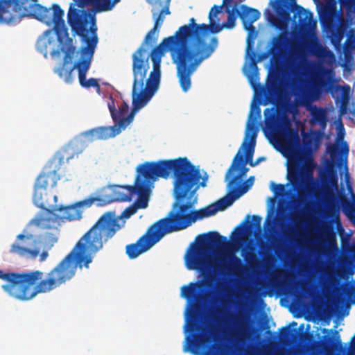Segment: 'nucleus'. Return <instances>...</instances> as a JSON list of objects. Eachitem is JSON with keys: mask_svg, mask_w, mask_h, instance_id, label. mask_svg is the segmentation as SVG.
<instances>
[{"mask_svg": "<svg viewBox=\"0 0 355 355\" xmlns=\"http://www.w3.org/2000/svg\"><path fill=\"white\" fill-rule=\"evenodd\" d=\"M197 244H193L187 250L185 265L189 270H195L202 276V280H198L184 285L181 288V295L188 301L189 311L185 324L186 331L190 334L186 336L187 345L184 352L197 354L198 351L202 355H225L220 345L212 344V338L207 334L199 333L202 330V303L209 298L206 288L213 287L212 278L209 275L210 246L221 248L227 244V238L217 232H209L199 235ZM231 321L230 339L234 341L241 352L245 355H259L260 350L255 346L248 345L254 339V330L246 314L239 311L236 314L228 317Z\"/></svg>", "mask_w": 355, "mask_h": 355, "instance_id": "f257e3e1", "label": "nucleus"}, {"mask_svg": "<svg viewBox=\"0 0 355 355\" xmlns=\"http://www.w3.org/2000/svg\"><path fill=\"white\" fill-rule=\"evenodd\" d=\"M200 26L196 23L194 18H191L189 24L180 26L173 35L164 38L150 52L153 66L159 69L164 53H170L184 92L191 88L192 74L202 61L214 52L218 44L216 37H211L209 44L205 42L202 37Z\"/></svg>", "mask_w": 355, "mask_h": 355, "instance_id": "f03ea898", "label": "nucleus"}, {"mask_svg": "<svg viewBox=\"0 0 355 355\" xmlns=\"http://www.w3.org/2000/svg\"><path fill=\"white\" fill-rule=\"evenodd\" d=\"M178 179L173 183L175 199L172 209L163 220L170 233L183 230L198 220L217 213L212 204L193 210L198 202L197 191L206 187L207 176L202 178L200 171L187 157H182Z\"/></svg>", "mask_w": 355, "mask_h": 355, "instance_id": "7ed1b4c3", "label": "nucleus"}, {"mask_svg": "<svg viewBox=\"0 0 355 355\" xmlns=\"http://www.w3.org/2000/svg\"><path fill=\"white\" fill-rule=\"evenodd\" d=\"M71 256L72 254H67L45 278L40 270L6 272L0 270V279L6 282L1 288L10 297L22 302L30 301L38 294L49 293L75 275L76 266L70 259Z\"/></svg>", "mask_w": 355, "mask_h": 355, "instance_id": "20e7f679", "label": "nucleus"}, {"mask_svg": "<svg viewBox=\"0 0 355 355\" xmlns=\"http://www.w3.org/2000/svg\"><path fill=\"white\" fill-rule=\"evenodd\" d=\"M137 210V207L133 203L125 208L119 216L112 211L104 213L79 239L69 253L72 254L70 259L74 263L76 269L83 267L88 268L89 264L92 262L93 256L123 226L124 223L120 224L121 220L129 218Z\"/></svg>", "mask_w": 355, "mask_h": 355, "instance_id": "39448f33", "label": "nucleus"}, {"mask_svg": "<svg viewBox=\"0 0 355 355\" xmlns=\"http://www.w3.org/2000/svg\"><path fill=\"white\" fill-rule=\"evenodd\" d=\"M38 0H0V23L19 22L24 17L36 19L48 26L54 24L58 40L62 42L67 35L63 19L64 12L58 4L47 8L37 3Z\"/></svg>", "mask_w": 355, "mask_h": 355, "instance_id": "423d86ee", "label": "nucleus"}, {"mask_svg": "<svg viewBox=\"0 0 355 355\" xmlns=\"http://www.w3.org/2000/svg\"><path fill=\"white\" fill-rule=\"evenodd\" d=\"M280 145L288 159L287 179L296 190L302 189L313 175L314 164L304 155L298 130L290 126L283 132Z\"/></svg>", "mask_w": 355, "mask_h": 355, "instance_id": "0eeeda50", "label": "nucleus"}, {"mask_svg": "<svg viewBox=\"0 0 355 355\" xmlns=\"http://www.w3.org/2000/svg\"><path fill=\"white\" fill-rule=\"evenodd\" d=\"M182 157L173 159H160L157 162H146L137 167L136 189L134 195L138 198L134 202L137 209L148 207V195L154 182L158 178L168 179L173 175L174 182L178 179Z\"/></svg>", "mask_w": 355, "mask_h": 355, "instance_id": "6e6552de", "label": "nucleus"}, {"mask_svg": "<svg viewBox=\"0 0 355 355\" xmlns=\"http://www.w3.org/2000/svg\"><path fill=\"white\" fill-rule=\"evenodd\" d=\"M121 0H73L78 7L84 8L88 6H94L96 11H108L120 1ZM157 3L162 8L157 15L155 20L153 28L146 34L144 42L140 47L132 54V65L135 60H137L138 64H142V68L145 70L149 69V58L150 53L148 49L157 41L159 28L162 26L165 15L171 14L169 6L171 0H157Z\"/></svg>", "mask_w": 355, "mask_h": 355, "instance_id": "1a4fd4ad", "label": "nucleus"}, {"mask_svg": "<svg viewBox=\"0 0 355 355\" xmlns=\"http://www.w3.org/2000/svg\"><path fill=\"white\" fill-rule=\"evenodd\" d=\"M138 62L137 60H135L132 65L134 77L132 90V108L127 116H122L116 121L119 128H125L133 121L135 114L148 103L159 86L160 69L153 66V71H150L149 77L146 79V86L144 87V80L148 70L143 69L142 64H138Z\"/></svg>", "mask_w": 355, "mask_h": 355, "instance_id": "9d476101", "label": "nucleus"}, {"mask_svg": "<svg viewBox=\"0 0 355 355\" xmlns=\"http://www.w3.org/2000/svg\"><path fill=\"white\" fill-rule=\"evenodd\" d=\"M49 227H44L42 225L35 224L42 229L49 230L44 234L39 235L37 238L33 234H20L17 236V239L24 241V243H13L10 248L11 254H15L26 259H35L40 254V249L39 244L43 245L44 249L49 250L58 240L59 230L53 222L48 223Z\"/></svg>", "mask_w": 355, "mask_h": 355, "instance_id": "9b49d317", "label": "nucleus"}, {"mask_svg": "<svg viewBox=\"0 0 355 355\" xmlns=\"http://www.w3.org/2000/svg\"><path fill=\"white\" fill-rule=\"evenodd\" d=\"M98 197L89 198L80 201L74 205L68 206H55L52 209L44 208L40 215L35 217L31 223L33 224L42 225L44 227H49L48 223L53 222L60 225L65 221L78 220L81 218V207H90L95 201H101Z\"/></svg>", "mask_w": 355, "mask_h": 355, "instance_id": "f8f14e48", "label": "nucleus"}, {"mask_svg": "<svg viewBox=\"0 0 355 355\" xmlns=\"http://www.w3.org/2000/svg\"><path fill=\"white\" fill-rule=\"evenodd\" d=\"M119 130L114 126L98 127L81 133L74 138L60 151L70 157V159L75 155H78L88 144L96 140H106L115 137Z\"/></svg>", "mask_w": 355, "mask_h": 355, "instance_id": "ddd939ff", "label": "nucleus"}, {"mask_svg": "<svg viewBox=\"0 0 355 355\" xmlns=\"http://www.w3.org/2000/svg\"><path fill=\"white\" fill-rule=\"evenodd\" d=\"M169 233L163 219L161 218L150 225L136 243L127 245L125 253L130 259H135L150 249Z\"/></svg>", "mask_w": 355, "mask_h": 355, "instance_id": "4468645a", "label": "nucleus"}, {"mask_svg": "<svg viewBox=\"0 0 355 355\" xmlns=\"http://www.w3.org/2000/svg\"><path fill=\"white\" fill-rule=\"evenodd\" d=\"M70 157L68 155L63 154L61 151L57 153L51 160L44 166L42 172L37 178L34 185V198L40 199L42 193H38L40 189H46L49 187L53 188L56 186L58 180L60 179V174L58 173L60 166L68 162Z\"/></svg>", "mask_w": 355, "mask_h": 355, "instance_id": "2eb2a0df", "label": "nucleus"}, {"mask_svg": "<svg viewBox=\"0 0 355 355\" xmlns=\"http://www.w3.org/2000/svg\"><path fill=\"white\" fill-rule=\"evenodd\" d=\"M270 64L271 68L269 70L266 82V96L269 101L274 102L284 95L285 82L282 60H270Z\"/></svg>", "mask_w": 355, "mask_h": 355, "instance_id": "dca6fc26", "label": "nucleus"}, {"mask_svg": "<svg viewBox=\"0 0 355 355\" xmlns=\"http://www.w3.org/2000/svg\"><path fill=\"white\" fill-rule=\"evenodd\" d=\"M94 15H91L84 10L76 9L71 6L67 13V21L71 31L77 35L85 37L88 33V24L89 21H94Z\"/></svg>", "mask_w": 355, "mask_h": 355, "instance_id": "f3484780", "label": "nucleus"}, {"mask_svg": "<svg viewBox=\"0 0 355 355\" xmlns=\"http://www.w3.org/2000/svg\"><path fill=\"white\" fill-rule=\"evenodd\" d=\"M94 15H91L84 10L76 9L71 6L67 13V21L71 31L77 35L85 37L88 33V24L89 21H94Z\"/></svg>", "mask_w": 355, "mask_h": 355, "instance_id": "a211bd4d", "label": "nucleus"}, {"mask_svg": "<svg viewBox=\"0 0 355 355\" xmlns=\"http://www.w3.org/2000/svg\"><path fill=\"white\" fill-rule=\"evenodd\" d=\"M69 37L67 34L62 37V42L58 40L57 34L54 31V26L53 29L46 30L43 33L42 35L39 37L36 43L37 50L42 53L45 58H47L48 53H49L52 57L59 55L60 53L61 48L55 49L57 41L60 44H62L63 40L66 38V44L67 43V38Z\"/></svg>", "mask_w": 355, "mask_h": 355, "instance_id": "6ab92c4d", "label": "nucleus"}, {"mask_svg": "<svg viewBox=\"0 0 355 355\" xmlns=\"http://www.w3.org/2000/svg\"><path fill=\"white\" fill-rule=\"evenodd\" d=\"M72 42V39L68 37L67 43L61 46V51L64 53L65 55L62 64L55 70V72L58 73L60 78H63L67 83H71L72 82V72L76 68L78 69V66L79 65L78 61L73 66L69 67V64L70 63L76 50Z\"/></svg>", "mask_w": 355, "mask_h": 355, "instance_id": "aec40b11", "label": "nucleus"}, {"mask_svg": "<svg viewBox=\"0 0 355 355\" xmlns=\"http://www.w3.org/2000/svg\"><path fill=\"white\" fill-rule=\"evenodd\" d=\"M248 171V168L246 167L244 154H241L239 150L225 174V180L228 182V186L240 184L243 177L246 175Z\"/></svg>", "mask_w": 355, "mask_h": 355, "instance_id": "412c9836", "label": "nucleus"}, {"mask_svg": "<svg viewBox=\"0 0 355 355\" xmlns=\"http://www.w3.org/2000/svg\"><path fill=\"white\" fill-rule=\"evenodd\" d=\"M226 257L229 263L223 262V264L215 268V271L223 275L241 277L245 270V266L241 259L234 252H228Z\"/></svg>", "mask_w": 355, "mask_h": 355, "instance_id": "4be33fe9", "label": "nucleus"}, {"mask_svg": "<svg viewBox=\"0 0 355 355\" xmlns=\"http://www.w3.org/2000/svg\"><path fill=\"white\" fill-rule=\"evenodd\" d=\"M92 58L89 56H81L79 60V65L78 66L79 83L84 88L94 87L99 94L101 92V86L98 80L94 78L88 80L86 79V75L89 69Z\"/></svg>", "mask_w": 355, "mask_h": 355, "instance_id": "5701e85b", "label": "nucleus"}, {"mask_svg": "<svg viewBox=\"0 0 355 355\" xmlns=\"http://www.w3.org/2000/svg\"><path fill=\"white\" fill-rule=\"evenodd\" d=\"M290 40L284 33H280L273 37L271 41L270 50L272 60H282L286 53Z\"/></svg>", "mask_w": 355, "mask_h": 355, "instance_id": "b1692460", "label": "nucleus"}, {"mask_svg": "<svg viewBox=\"0 0 355 355\" xmlns=\"http://www.w3.org/2000/svg\"><path fill=\"white\" fill-rule=\"evenodd\" d=\"M258 132L257 128L253 124L248 123L245 132V137L242 144V147L245 150V155H244V160L246 164L252 162L253 154L256 145V138Z\"/></svg>", "mask_w": 355, "mask_h": 355, "instance_id": "393cba45", "label": "nucleus"}, {"mask_svg": "<svg viewBox=\"0 0 355 355\" xmlns=\"http://www.w3.org/2000/svg\"><path fill=\"white\" fill-rule=\"evenodd\" d=\"M320 21L327 29H334L336 27L338 12L335 2H329L323 6L319 11Z\"/></svg>", "mask_w": 355, "mask_h": 355, "instance_id": "a878e982", "label": "nucleus"}, {"mask_svg": "<svg viewBox=\"0 0 355 355\" xmlns=\"http://www.w3.org/2000/svg\"><path fill=\"white\" fill-rule=\"evenodd\" d=\"M290 3L294 4V17H298V23L302 31H308L312 26L315 25L313 20V14L302 6L296 4V0H289Z\"/></svg>", "mask_w": 355, "mask_h": 355, "instance_id": "bb28decb", "label": "nucleus"}, {"mask_svg": "<svg viewBox=\"0 0 355 355\" xmlns=\"http://www.w3.org/2000/svg\"><path fill=\"white\" fill-rule=\"evenodd\" d=\"M136 189V181L133 186H116L112 191V198L107 202H102L103 200L98 201V205H104L113 201L130 202L132 200L134 192Z\"/></svg>", "mask_w": 355, "mask_h": 355, "instance_id": "cd10ccee", "label": "nucleus"}, {"mask_svg": "<svg viewBox=\"0 0 355 355\" xmlns=\"http://www.w3.org/2000/svg\"><path fill=\"white\" fill-rule=\"evenodd\" d=\"M261 220L262 218L261 216L253 215L252 216V221L247 223L245 229H239V232L236 233L234 242L236 245L241 246L246 241L244 235L251 236L254 234L256 230H259L261 228Z\"/></svg>", "mask_w": 355, "mask_h": 355, "instance_id": "c85d7f7f", "label": "nucleus"}, {"mask_svg": "<svg viewBox=\"0 0 355 355\" xmlns=\"http://www.w3.org/2000/svg\"><path fill=\"white\" fill-rule=\"evenodd\" d=\"M252 46L249 49V53H247L248 56L250 58L251 60V67L252 69V72L248 75V79L250 81V83L253 87H255L256 85L259 83V73H258V67H257V62H261L265 59H266L270 55H271L270 50L266 52H263L259 54L258 59H256L257 53L255 51H253Z\"/></svg>", "mask_w": 355, "mask_h": 355, "instance_id": "c756f323", "label": "nucleus"}, {"mask_svg": "<svg viewBox=\"0 0 355 355\" xmlns=\"http://www.w3.org/2000/svg\"><path fill=\"white\" fill-rule=\"evenodd\" d=\"M92 24L89 28V31L92 33V37L87 36L88 33H85V37H81L83 41L86 43L85 46H83L80 49L82 57L89 56L92 58L95 51L98 43V36L96 34L97 28L95 25V20L90 21Z\"/></svg>", "mask_w": 355, "mask_h": 355, "instance_id": "7c9ffc66", "label": "nucleus"}, {"mask_svg": "<svg viewBox=\"0 0 355 355\" xmlns=\"http://www.w3.org/2000/svg\"><path fill=\"white\" fill-rule=\"evenodd\" d=\"M228 196L224 197L219 200H218L216 203L212 204V206L217 209V212L218 211L225 210L226 208L230 207L236 200L239 198L242 195L245 193V191H238L234 188L232 186H228Z\"/></svg>", "mask_w": 355, "mask_h": 355, "instance_id": "2f4dec72", "label": "nucleus"}, {"mask_svg": "<svg viewBox=\"0 0 355 355\" xmlns=\"http://www.w3.org/2000/svg\"><path fill=\"white\" fill-rule=\"evenodd\" d=\"M239 17L242 21L243 25L254 24L260 17V12L257 9L248 7L246 5H242Z\"/></svg>", "mask_w": 355, "mask_h": 355, "instance_id": "473e14b6", "label": "nucleus"}, {"mask_svg": "<svg viewBox=\"0 0 355 355\" xmlns=\"http://www.w3.org/2000/svg\"><path fill=\"white\" fill-rule=\"evenodd\" d=\"M108 107L114 121H116L119 119L124 116L129 110V106L125 101H123L119 105V110H116L112 98H111V102L108 103Z\"/></svg>", "mask_w": 355, "mask_h": 355, "instance_id": "72a5a7b5", "label": "nucleus"}, {"mask_svg": "<svg viewBox=\"0 0 355 355\" xmlns=\"http://www.w3.org/2000/svg\"><path fill=\"white\" fill-rule=\"evenodd\" d=\"M311 113L313 123H318L323 128L326 126L327 116L324 109L315 106L312 108Z\"/></svg>", "mask_w": 355, "mask_h": 355, "instance_id": "f704fd0d", "label": "nucleus"}, {"mask_svg": "<svg viewBox=\"0 0 355 355\" xmlns=\"http://www.w3.org/2000/svg\"><path fill=\"white\" fill-rule=\"evenodd\" d=\"M269 111V109L264 110L266 126L271 132H275L278 129L279 120L275 112L270 113L269 116L267 115Z\"/></svg>", "mask_w": 355, "mask_h": 355, "instance_id": "c9c22d12", "label": "nucleus"}, {"mask_svg": "<svg viewBox=\"0 0 355 355\" xmlns=\"http://www.w3.org/2000/svg\"><path fill=\"white\" fill-rule=\"evenodd\" d=\"M209 24H201L202 30V37L205 35H207L209 32L211 33H218L221 31L225 26H223V23L222 24H217L214 21L212 17H209Z\"/></svg>", "mask_w": 355, "mask_h": 355, "instance_id": "e433bc0d", "label": "nucleus"}, {"mask_svg": "<svg viewBox=\"0 0 355 355\" xmlns=\"http://www.w3.org/2000/svg\"><path fill=\"white\" fill-rule=\"evenodd\" d=\"M244 259L251 270H255L259 268L261 260L256 253L247 251L245 253Z\"/></svg>", "mask_w": 355, "mask_h": 355, "instance_id": "4c0bfd02", "label": "nucleus"}, {"mask_svg": "<svg viewBox=\"0 0 355 355\" xmlns=\"http://www.w3.org/2000/svg\"><path fill=\"white\" fill-rule=\"evenodd\" d=\"M226 12L227 13V20L223 23V26H225V28L232 29L235 26L237 17H239V11L234 7L231 10L227 9Z\"/></svg>", "mask_w": 355, "mask_h": 355, "instance_id": "58836bf2", "label": "nucleus"}, {"mask_svg": "<svg viewBox=\"0 0 355 355\" xmlns=\"http://www.w3.org/2000/svg\"><path fill=\"white\" fill-rule=\"evenodd\" d=\"M243 26L244 29L248 32V36L247 39L248 46L246 51L247 53H249V49L253 46L254 40L257 36V32L253 24H248Z\"/></svg>", "mask_w": 355, "mask_h": 355, "instance_id": "ea45409f", "label": "nucleus"}, {"mask_svg": "<svg viewBox=\"0 0 355 355\" xmlns=\"http://www.w3.org/2000/svg\"><path fill=\"white\" fill-rule=\"evenodd\" d=\"M343 212L355 223V204L352 205L347 200H343L342 202Z\"/></svg>", "mask_w": 355, "mask_h": 355, "instance_id": "a19ab883", "label": "nucleus"}, {"mask_svg": "<svg viewBox=\"0 0 355 355\" xmlns=\"http://www.w3.org/2000/svg\"><path fill=\"white\" fill-rule=\"evenodd\" d=\"M254 177L250 176L243 185L240 184H232V187L236 189L238 191H245V193L248 191V190L252 187L254 182Z\"/></svg>", "mask_w": 355, "mask_h": 355, "instance_id": "79ce46f5", "label": "nucleus"}, {"mask_svg": "<svg viewBox=\"0 0 355 355\" xmlns=\"http://www.w3.org/2000/svg\"><path fill=\"white\" fill-rule=\"evenodd\" d=\"M225 292V289L224 286L221 284H218L216 287V293L217 297L216 298V302H220L223 307H225L227 304V300L221 297V295H223Z\"/></svg>", "mask_w": 355, "mask_h": 355, "instance_id": "37998d69", "label": "nucleus"}, {"mask_svg": "<svg viewBox=\"0 0 355 355\" xmlns=\"http://www.w3.org/2000/svg\"><path fill=\"white\" fill-rule=\"evenodd\" d=\"M338 207L337 205L335 203L334 200L332 202H329L327 205V214L330 216H334L338 214Z\"/></svg>", "mask_w": 355, "mask_h": 355, "instance_id": "c03bdc74", "label": "nucleus"}, {"mask_svg": "<svg viewBox=\"0 0 355 355\" xmlns=\"http://www.w3.org/2000/svg\"><path fill=\"white\" fill-rule=\"evenodd\" d=\"M293 330L288 327H282L280 330V338L282 339H289L292 336Z\"/></svg>", "mask_w": 355, "mask_h": 355, "instance_id": "a18cd8bd", "label": "nucleus"}, {"mask_svg": "<svg viewBox=\"0 0 355 355\" xmlns=\"http://www.w3.org/2000/svg\"><path fill=\"white\" fill-rule=\"evenodd\" d=\"M329 176V182L332 187L337 188L338 187V177L336 171H331L329 168H328Z\"/></svg>", "mask_w": 355, "mask_h": 355, "instance_id": "49530a36", "label": "nucleus"}, {"mask_svg": "<svg viewBox=\"0 0 355 355\" xmlns=\"http://www.w3.org/2000/svg\"><path fill=\"white\" fill-rule=\"evenodd\" d=\"M343 249L344 251H346L347 252H348L349 254H355V243H353L352 244L347 243L345 244L343 242Z\"/></svg>", "mask_w": 355, "mask_h": 355, "instance_id": "de8ad7c7", "label": "nucleus"}, {"mask_svg": "<svg viewBox=\"0 0 355 355\" xmlns=\"http://www.w3.org/2000/svg\"><path fill=\"white\" fill-rule=\"evenodd\" d=\"M221 11V6L214 5L209 11V18L216 17V15Z\"/></svg>", "mask_w": 355, "mask_h": 355, "instance_id": "09e8293b", "label": "nucleus"}, {"mask_svg": "<svg viewBox=\"0 0 355 355\" xmlns=\"http://www.w3.org/2000/svg\"><path fill=\"white\" fill-rule=\"evenodd\" d=\"M328 152L331 157L333 159L335 157H336L338 154V147L336 146H330L328 147Z\"/></svg>", "mask_w": 355, "mask_h": 355, "instance_id": "8fccbe9b", "label": "nucleus"}, {"mask_svg": "<svg viewBox=\"0 0 355 355\" xmlns=\"http://www.w3.org/2000/svg\"><path fill=\"white\" fill-rule=\"evenodd\" d=\"M271 189L275 193L282 192L284 189V186L281 184H275L272 182Z\"/></svg>", "mask_w": 355, "mask_h": 355, "instance_id": "3c124183", "label": "nucleus"}, {"mask_svg": "<svg viewBox=\"0 0 355 355\" xmlns=\"http://www.w3.org/2000/svg\"><path fill=\"white\" fill-rule=\"evenodd\" d=\"M332 342H333L332 338L331 337H327V339L322 343L323 347L325 349H327L328 348H329L331 347Z\"/></svg>", "mask_w": 355, "mask_h": 355, "instance_id": "603ef678", "label": "nucleus"}, {"mask_svg": "<svg viewBox=\"0 0 355 355\" xmlns=\"http://www.w3.org/2000/svg\"><path fill=\"white\" fill-rule=\"evenodd\" d=\"M321 85H322V81L320 79L316 78V79L313 80V89L315 91H318Z\"/></svg>", "mask_w": 355, "mask_h": 355, "instance_id": "864d4df0", "label": "nucleus"}, {"mask_svg": "<svg viewBox=\"0 0 355 355\" xmlns=\"http://www.w3.org/2000/svg\"><path fill=\"white\" fill-rule=\"evenodd\" d=\"M48 256H49L48 250H46L43 251L40 254V261H44L48 257Z\"/></svg>", "mask_w": 355, "mask_h": 355, "instance_id": "5fc2aeb1", "label": "nucleus"}, {"mask_svg": "<svg viewBox=\"0 0 355 355\" xmlns=\"http://www.w3.org/2000/svg\"><path fill=\"white\" fill-rule=\"evenodd\" d=\"M253 111L257 112V114L258 116H260L261 114V109L259 105H252L251 109V114Z\"/></svg>", "mask_w": 355, "mask_h": 355, "instance_id": "6e6d98bb", "label": "nucleus"}, {"mask_svg": "<svg viewBox=\"0 0 355 355\" xmlns=\"http://www.w3.org/2000/svg\"><path fill=\"white\" fill-rule=\"evenodd\" d=\"M265 159H266V158L264 157H259L254 162H250V166H254L257 165L259 162H261V161H263Z\"/></svg>", "mask_w": 355, "mask_h": 355, "instance_id": "4d7b16f0", "label": "nucleus"}, {"mask_svg": "<svg viewBox=\"0 0 355 355\" xmlns=\"http://www.w3.org/2000/svg\"><path fill=\"white\" fill-rule=\"evenodd\" d=\"M347 189L351 193L352 199L355 201V194L353 193L352 187L349 182L347 183Z\"/></svg>", "mask_w": 355, "mask_h": 355, "instance_id": "13d9d810", "label": "nucleus"}, {"mask_svg": "<svg viewBox=\"0 0 355 355\" xmlns=\"http://www.w3.org/2000/svg\"><path fill=\"white\" fill-rule=\"evenodd\" d=\"M348 151H349L348 146H347V143L345 142L343 146V153L347 154Z\"/></svg>", "mask_w": 355, "mask_h": 355, "instance_id": "bf43d9fd", "label": "nucleus"}, {"mask_svg": "<svg viewBox=\"0 0 355 355\" xmlns=\"http://www.w3.org/2000/svg\"><path fill=\"white\" fill-rule=\"evenodd\" d=\"M243 224H245V222H243L242 224H241L240 225H239L236 228V230H237V233L239 232V229H245V227H242Z\"/></svg>", "mask_w": 355, "mask_h": 355, "instance_id": "052dcab7", "label": "nucleus"}, {"mask_svg": "<svg viewBox=\"0 0 355 355\" xmlns=\"http://www.w3.org/2000/svg\"><path fill=\"white\" fill-rule=\"evenodd\" d=\"M341 114H343L346 112V107L345 106L343 105L340 108Z\"/></svg>", "mask_w": 355, "mask_h": 355, "instance_id": "680f3d73", "label": "nucleus"}, {"mask_svg": "<svg viewBox=\"0 0 355 355\" xmlns=\"http://www.w3.org/2000/svg\"><path fill=\"white\" fill-rule=\"evenodd\" d=\"M216 313L218 314V315H222L223 314L222 309H220V308L217 309H216Z\"/></svg>", "mask_w": 355, "mask_h": 355, "instance_id": "e2e57ef3", "label": "nucleus"}, {"mask_svg": "<svg viewBox=\"0 0 355 355\" xmlns=\"http://www.w3.org/2000/svg\"><path fill=\"white\" fill-rule=\"evenodd\" d=\"M322 73H328L329 71L328 69H324V68H322Z\"/></svg>", "mask_w": 355, "mask_h": 355, "instance_id": "0e129e2a", "label": "nucleus"}, {"mask_svg": "<svg viewBox=\"0 0 355 355\" xmlns=\"http://www.w3.org/2000/svg\"><path fill=\"white\" fill-rule=\"evenodd\" d=\"M352 343H353V345L355 346V336L352 338Z\"/></svg>", "mask_w": 355, "mask_h": 355, "instance_id": "69168bd1", "label": "nucleus"}, {"mask_svg": "<svg viewBox=\"0 0 355 355\" xmlns=\"http://www.w3.org/2000/svg\"><path fill=\"white\" fill-rule=\"evenodd\" d=\"M232 0H223L224 3H230Z\"/></svg>", "mask_w": 355, "mask_h": 355, "instance_id": "338daca9", "label": "nucleus"}, {"mask_svg": "<svg viewBox=\"0 0 355 355\" xmlns=\"http://www.w3.org/2000/svg\"><path fill=\"white\" fill-rule=\"evenodd\" d=\"M331 196H332V198H334V200H335V199H336V198H335V196H334V195L333 193H331Z\"/></svg>", "mask_w": 355, "mask_h": 355, "instance_id": "774afa93", "label": "nucleus"}]
</instances>
